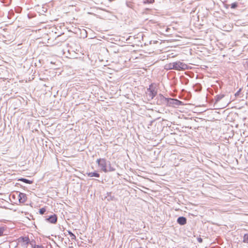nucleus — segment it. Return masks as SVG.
<instances>
[{"instance_id": "obj_1", "label": "nucleus", "mask_w": 248, "mask_h": 248, "mask_svg": "<svg viewBox=\"0 0 248 248\" xmlns=\"http://www.w3.org/2000/svg\"><path fill=\"white\" fill-rule=\"evenodd\" d=\"M164 68L167 70H175L177 71L184 70L188 69V66L186 63L180 61H177L166 64Z\"/></svg>"}, {"instance_id": "obj_2", "label": "nucleus", "mask_w": 248, "mask_h": 248, "mask_svg": "<svg viewBox=\"0 0 248 248\" xmlns=\"http://www.w3.org/2000/svg\"><path fill=\"white\" fill-rule=\"evenodd\" d=\"M147 96L148 97V100L153 99L157 94V89L154 84H151L149 88L147 89L146 92Z\"/></svg>"}, {"instance_id": "obj_3", "label": "nucleus", "mask_w": 248, "mask_h": 248, "mask_svg": "<svg viewBox=\"0 0 248 248\" xmlns=\"http://www.w3.org/2000/svg\"><path fill=\"white\" fill-rule=\"evenodd\" d=\"M183 104V102L177 99L168 98L167 105L169 107L178 106Z\"/></svg>"}, {"instance_id": "obj_4", "label": "nucleus", "mask_w": 248, "mask_h": 248, "mask_svg": "<svg viewBox=\"0 0 248 248\" xmlns=\"http://www.w3.org/2000/svg\"><path fill=\"white\" fill-rule=\"evenodd\" d=\"M155 100L156 101V104L158 105H167L168 98L164 97L162 94H158Z\"/></svg>"}, {"instance_id": "obj_5", "label": "nucleus", "mask_w": 248, "mask_h": 248, "mask_svg": "<svg viewBox=\"0 0 248 248\" xmlns=\"http://www.w3.org/2000/svg\"><path fill=\"white\" fill-rule=\"evenodd\" d=\"M108 163V161H107L105 158H102V161L99 167L101 168L102 170L104 172H108V169L107 168Z\"/></svg>"}, {"instance_id": "obj_6", "label": "nucleus", "mask_w": 248, "mask_h": 248, "mask_svg": "<svg viewBox=\"0 0 248 248\" xmlns=\"http://www.w3.org/2000/svg\"><path fill=\"white\" fill-rule=\"evenodd\" d=\"M58 217L56 214H53L49 216L46 218V220L52 224H55L57 222Z\"/></svg>"}, {"instance_id": "obj_7", "label": "nucleus", "mask_w": 248, "mask_h": 248, "mask_svg": "<svg viewBox=\"0 0 248 248\" xmlns=\"http://www.w3.org/2000/svg\"><path fill=\"white\" fill-rule=\"evenodd\" d=\"M18 201L20 203L25 202L27 199L26 194L24 193L19 192L18 194Z\"/></svg>"}, {"instance_id": "obj_8", "label": "nucleus", "mask_w": 248, "mask_h": 248, "mask_svg": "<svg viewBox=\"0 0 248 248\" xmlns=\"http://www.w3.org/2000/svg\"><path fill=\"white\" fill-rule=\"evenodd\" d=\"M187 219L186 217L181 216L179 217L177 219V222L180 225H184L186 223Z\"/></svg>"}, {"instance_id": "obj_9", "label": "nucleus", "mask_w": 248, "mask_h": 248, "mask_svg": "<svg viewBox=\"0 0 248 248\" xmlns=\"http://www.w3.org/2000/svg\"><path fill=\"white\" fill-rule=\"evenodd\" d=\"M20 238L21 239V240L23 242H25L26 244H27V245L29 244V243H31V244L32 246H33V243H35V241H33L31 242L30 240L28 237H26V236L21 237Z\"/></svg>"}, {"instance_id": "obj_10", "label": "nucleus", "mask_w": 248, "mask_h": 248, "mask_svg": "<svg viewBox=\"0 0 248 248\" xmlns=\"http://www.w3.org/2000/svg\"><path fill=\"white\" fill-rule=\"evenodd\" d=\"M87 175L89 177H99L100 174L98 173L96 171H94L93 172H87Z\"/></svg>"}, {"instance_id": "obj_11", "label": "nucleus", "mask_w": 248, "mask_h": 248, "mask_svg": "<svg viewBox=\"0 0 248 248\" xmlns=\"http://www.w3.org/2000/svg\"><path fill=\"white\" fill-rule=\"evenodd\" d=\"M18 181L22 182L26 184H31L33 183L32 180H30L25 178H20L18 179Z\"/></svg>"}, {"instance_id": "obj_12", "label": "nucleus", "mask_w": 248, "mask_h": 248, "mask_svg": "<svg viewBox=\"0 0 248 248\" xmlns=\"http://www.w3.org/2000/svg\"><path fill=\"white\" fill-rule=\"evenodd\" d=\"M224 97V94H219L215 97L216 102H217L219 101L221 99H222Z\"/></svg>"}, {"instance_id": "obj_13", "label": "nucleus", "mask_w": 248, "mask_h": 248, "mask_svg": "<svg viewBox=\"0 0 248 248\" xmlns=\"http://www.w3.org/2000/svg\"><path fill=\"white\" fill-rule=\"evenodd\" d=\"M108 172L114 171L115 170V169L111 166L110 161H108Z\"/></svg>"}, {"instance_id": "obj_14", "label": "nucleus", "mask_w": 248, "mask_h": 248, "mask_svg": "<svg viewBox=\"0 0 248 248\" xmlns=\"http://www.w3.org/2000/svg\"><path fill=\"white\" fill-rule=\"evenodd\" d=\"M68 234L70 235L72 240H76V235L70 231H68Z\"/></svg>"}, {"instance_id": "obj_15", "label": "nucleus", "mask_w": 248, "mask_h": 248, "mask_svg": "<svg viewBox=\"0 0 248 248\" xmlns=\"http://www.w3.org/2000/svg\"><path fill=\"white\" fill-rule=\"evenodd\" d=\"M188 79L185 78H181L182 83L186 85L188 83Z\"/></svg>"}, {"instance_id": "obj_16", "label": "nucleus", "mask_w": 248, "mask_h": 248, "mask_svg": "<svg viewBox=\"0 0 248 248\" xmlns=\"http://www.w3.org/2000/svg\"><path fill=\"white\" fill-rule=\"evenodd\" d=\"M155 2V0H143L144 4H151Z\"/></svg>"}, {"instance_id": "obj_17", "label": "nucleus", "mask_w": 248, "mask_h": 248, "mask_svg": "<svg viewBox=\"0 0 248 248\" xmlns=\"http://www.w3.org/2000/svg\"><path fill=\"white\" fill-rule=\"evenodd\" d=\"M243 242L248 243V233L244 234L243 236Z\"/></svg>"}, {"instance_id": "obj_18", "label": "nucleus", "mask_w": 248, "mask_h": 248, "mask_svg": "<svg viewBox=\"0 0 248 248\" xmlns=\"http://www.w3.org/2000/svg\"><path fill=\"white\" fill-rule=\"evenodd\" d=\"M238 6V3L237 2H233L231 4V8L232 9H235Z\"/></svg>"}, {"instance_id": "obj_19", "label": "nucleus", "mask_w": 248, "mask_h": 248, "mask_svg": "<svg viewBox=\"0 0 248 248\" xmlns=\"http://www.w3.org/2000/svg\"><path fill=\"white\" fill-rule=\"evenodd\" d=\"M46 208H42L41 209H39V213L41 214V215H43L45 214V213L46 212Z\"/></svg>"}, {"instance_id": "obj_20", "label": "nucleus", "mask_w": 248, "mask_h": 248, "mask_svg": "<svg viewBox=\"0 0 248 248\" xmlns=\"http://www.w3.org/2000/svg\"><path fill=\"white\" fill-rule=\"evenodd\" d=\"M4 231V228L3 227H0V236L3 235Z\"/></svg>"}, {"instance_id": "obj_21", "label": "nucleus", "mask_w": 248, "mask_h": 248, "mask_svg": "<svg viewBox=\"0 0 248 248\" xmlns=\"http://www.w3.org/2000/svg\"><path fill=\"white\" fill-rule=\"evenodd\" d=\"M242 90L241 88H240L239 90L234 94V95L236 97H238L239 95V94Z\"/></svg>"}, {"instance_id": "obj_22", "label": "nucleus", "mask_w": 248, "mask_h": 248, "mask_svg": "<svg viewBox=\"0 0 248 248\" xmlns=\"http://www.w3.org/2000/svg\"><path fill=\"white\" fill-rule=\"evenodd\" d=\"M102 161V158H99V159H97L96 162L97 163V164H98V166H99V165L100 164V163Z\"/></svg>"}, {"instance_id": "obj_23", "label": "nucleus", "mask_w": 248, "mask_h": 248, "mask_svg": "<svg viewBox=\"0 0 248 248\" xmlns=\"http://www.w3.org/2000/svg\"><path fill=\"white\" fill-rule=\"evenodd\" d=\"M33 248H44L43 246L41 245H34Z\"/></svg>"}, {"instance_id": "obj_24", "label": "nucleus", "mask_w": 248, "mask_h": 248, "mask_svg": "<svg viewBox=\"0 0 248 248\" xmlns=\"http://www.w3.org/2000/svg\"><path fill=\"white\" fill-rule=\"evenodd\" d=\"M197 240L199 243H202V239L201 237H198L197 238Z\"/></svg>"}, {"instance_id": "obj_25", "label": "nucleus", "mask_w": 248, "mask_h": 248, "mask_svg": "<svg viewBox=\"0 0 248 248\" xmlns=\"http://www.w3.org/2000/svg\"><path fill=\"white\" fill-rule=\"evenodd\" d=\"M139 248H141V247H140Z\"/></svg>"}]
</instances>
